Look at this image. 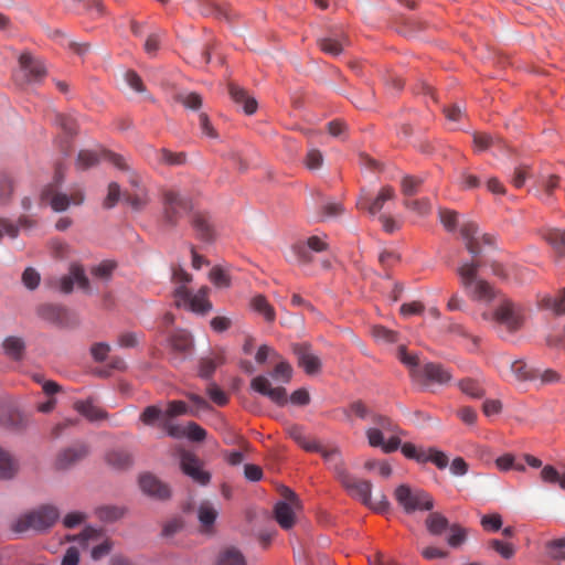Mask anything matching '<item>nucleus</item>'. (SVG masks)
I'll list each match as a JSON object with an SVG mask.
<instances>
[{
    "mask_svg": "<svg viewBox=\"0 0 565 565\" xmlns=\"http://www.w3.org/2000/svg\"><path fill=\"white\" fill-rule=\"evenodd\" d=\"M481 262L472 259L465 262L457 268L460 286L472 300L490 302L495 297L493 287L478 273Z\"/></svg>",
    "mask_w": 565,
    "mask_h": 565,
    "instance_id": "obj_1",
    "label": "nucleus"
},
{
    "mask_svg": "<svg viewBox=\"0 0 565 565\" xmlns=\"http://www.w3.org/2000/svg\"><path fill=\"white\" fill-rule=\"evenodd\" d=\"M490 320L498 332L513 334L523 327L524 310L521 305L505 298L493 310Z\"/></svg>",
    "mask_w": 565,
    "mask_h": 565,
    "instance_id": "obj_2",
    "label": "nucleus"
},
{
    "mask_svg": "<svg viewBox=\"0 0 565 565\" xmlns=\"http://www.w3.org/2000/svg\"><path fill=\"white\" fill-rule=\"evenodd\" d=\"M63 180L61 171L57 169L54 181L43 188L40 199L43 203H49L53 211L63 212L71 204L81 205L84 202V192L81 189L73 190L70 195L58 191V185Z\"/></svg>",
    "mask_w": 565,
    "mask_h": 565,
    "instance_id": "obj_3",
    "label": "nucleus"
},
{
    "mask_svg": "<svg viewBox=\"0 0 565 565\" xmlns=\"http://www.w3.org/2000/svg\"><path fill=\"white\" fill-rule=\"evenodd\" d=\"M341 483L352 498L359 500L362 504L373 511L377 513H385L388 511L390 502L385 494L382 493L377 499L372 500V483L370 481L360 480L349 475L341 481Z\"/></svg>",
    "mask_w": 565,
    "mask_h": 565,
    "instance_id": "obj_4",
    "label": "nucleus"
},
{
    "mask_svg": "<svg viewBox=\"0 0 565 565\" xmlns=\"http://www.w3.org/2000/svg\"><path fill=\"white\" fill-rule=\"evenodd\" d=\"M58 518L60 511L56 507L44 504L19 518L13 525V530L19 533L28 530L45 531L51 527Z\"/></svg>",
    "mask_w": 565,
    "mask_h": 565,
    "instance_id": "obj_5",
    "label": "nucleus"
},
{
    "mask_svg": "<svg viewBox=\"0 0 565 565\" xmlns=\"http://www.w3.org/2000/svg\"><path fill=\"white\" fill-rule=\"evenodd\" d=\"M394 497L407 514L415 511H430L434 508V500L429 493L420 489H413L407 484L398 486Z\"/></svg>",
    "mask_w": 565,
    "mask_h": 565,
    "instance_id": "obj_6",
    "label": "nucleus"
},
{
    "mask_svg": "<svg viewBox=\"0 0 565 565\" xmlns=\"http://www.w3.org/2000/svg\"><path fill=\"white\" fill-rule=\"evenodd\" d=\"M209 291V287L203 286L193 295L186 286H179L173 292L175 306H183L195 313H206L212 309Z\"/></svg>",
    "mask_w": 565,
    "mask_h": 565,
    "instance_id": "obj_7",
    "label": "nucleus"
},
{
    "mask_svg": "<svg viewBox=\"0 0 565 565\" xmlns=\"http://www.w3.org/2000/svg\"><path fill=\"white\" fill-rule=\"evenodd\" d=\"M163 222L175 226L182 216L191 209V202L178 191L169 189L162 192Z\"/></svg>",
    "mask_w": 565,
    "mask_h": 565,
    "instance_id": "obj_8",
    "label": "nucleus"
},
{
    "mask_svg": "<svg viewBox=\"0 0 565 565\" xmlns=\"http://www.w3.org/2000/svg\"><path fill=\"white\" fill-rule=\"evenodd\" d=\"M20 68L15 73V81L20 84H31L42 81L46 75L43 63L30 53H22L19 57Z\"/></svg>",
    "mask_w": 565,
    "mask_h": 565,
    "instance_id": "obj_9",
    "label": "nucleus"
},
{
    "mask_svg": "<svg viewBox=\"0 0 565 565\" xmlns=\"http://www.w3.org/2000/svg\"><path fill=\"white\" fill-rule=\"evenodd\" d=\"M171 362L173 365L182 363L193 349L192 335L185 330H177L169 338Z\"/></svg>",
    "mask_w": 565,
    "mask_h": 565,
    "instance_id": "obj_10",
    "label": "nucleus"
},
{
    "mask_svg": "<svg viewBox=\"0 0 565 565\" xmlns=\"http://www.w3.org/2000/svg\"><path fill=\"white\" fill-rule=\"evenodd\" d=\"M77 284L78 288H81L85 292L90 291V282L87 278L84 267L78 263H72L70 266V271L67 275L62 276L57 280V288L63 294H71L74 288V284Z\"/></svg>",
    "mask_w": 565,
    "mask_h": 565,
    "instance_id": "obj_11",
    "label": "nucleus"
},
{
    "mask_svg": "<svg viewBox=\"0 0 565 565\" xmlns=\"http://www.w3.org/2000/svg\"><path fill=\"white\" fill-rule=\"evenodd\" d=\"M460 234L466 242V248L473 257H477L481 253V242L487 245H491L493 243V237L489 234L479 236L478 225L473 222L462 224Z\"/></svg>",
    "mask_w": 565,
    "mask_h": 565,
    "instance_id": "obj_12",
    "label": "nucleus"
},
{
    "mask_svg": "<svg viewBox=\"0 0 565 565\" xmlns=\"http://www.w3.org/2000/svg\"><path fill=\"white\" fill-rule=\"evenodd\" d=\"M139 487L145 494L156 500H168L171 497L170 487L150 472L140 475Z\"/></svg>",
    "mask_w": 565,
    "mask_h": 565,
    "instance_id": "obj_13",
    "label": "nucleus"
},
{
    "mask_svg": "<svg viewBox=\"0 0 565 565\" xmlns=\"http://www.w3.org/2000/svg\"><path fill=\"white\" fill-rule=\"evenodd\" d=\"M181 469L193 481L202 486L207 484L211 480V475L203 469L202 461L191 452L185 451L181 455Z\"/></svg>",
    "mask_w": 565,
    "mask_h": 565,
    "instance_id": "obj_14",
    "label": "nucleus"
},
{
    "mask_svg": "<svg viewBox=\"0 0 565 565\" xmlns=\"http://www.w3.org/2000/svg\"><path fill=\"white\" fill-rule=\"evenodd\" d=\"M292 352L297 356L298 365L305 370L307 374H317L321 370V361L316 355L310 344L296 343L292 344Z\"/></svg>",
    "mask_w": 565,
    "mask_h": 565,
    "instance_id": "obj_15",
    "label": "nucleus"
},
{
    "mask_svg": "<svg viewBox=\"0 0 565 565\" xmlns=\"http://www.w3.org/2000/svg\"><path fill=\"white\" fill-rule=\"evenodd\" d=\"M250 386L259 394L267 396L275 404L282 406L287 403V392L284 387H273L269 380L263 375L252 380Z\"/></svg>",
    "mask_w": 565,
    "mask_h": 565,
    "instance_id": "obj_16",
    "label": "nucleus"
},
{
    "mask_svg": "<svg viewBox=\"0 0 565 565\" xmlns=\"http://www.w3.org/2000/svg\"><path fill=\"white\" fill-rule=\"evenodd\" d=\"M129 182L134 190L124 193V200L135 211H141L149 202L146 189L140 184V179L136 174H131Z\"/></svg>",
    "mask_w": 565,
    "mask_h": 565,
    "instance_id": "obj_17",
    "label": "nucleus"
},
{
    "mask_svg": "<svg viewBox=\"0 0 565 565\" xmlns=\"http://www.w3.org/2000/svg\"><path fill=\"white\" fill-rule=\"evenodd\" d=\"M105 463L114 470L125 471L132 467L134 457L124 448H111L104 455Z\"/></svg>",
    "mask_w": 565,
    "mask_h": 565,
    "instance_id": "obj_18",
    "label": "nucleus"
},
{
    "mask_svg": "<svg viewBox=\"0 0 565 565\" xmlns=\"http://www.w3.org/2000/svg\"><path fill=\"white\" fill-rule=\"evenodd\" d=\"M191 224L199 239L207 243L214 241L215 230L209 214L203 212L194 213Z\"/></svg>",
    "mask_w": 565,
    "mask_h": 565,
    "instance_id": "obj_19",
    "label": "nucleus"
},
{
    "mask_svg": "<svg viewBox=\"0 0 565 565\" xmlns=\"http://www.w3.org/2000/svg\"><path fill=\"white\" fill-rule=\"evenodd\" d=\"M89 454V447L84 443L75 444L60 452L57 457V466L66 469L78 461L83 460Z\"/></svg>",
    "mask_w": 565,
    "mask_h": 565,
    "instance_id": "obj_20",
    "label": "nucleus"
},
{
    "mask_svg": "<svg viewBox=\"0 0 565 565\" xmlns=\"http://www.w3.org/2000/svg\"><path fill=\"white\" fill-rule=\"evenodd\" d=\"M394 189L391 186H384L373 201L365 198H361L356 204L359 209H366L370 214L375 215L383 209L384 203L388 200L394 199Z\"/></svg>",
    "mask_w": 565,
    "mask_h": 565,
    "instance_id": "obj_21",
    "label": "nucleus"
},
{
    "mask_svg": "<svg viewBox=\"0 0 565 565\" xmlns=\"http://www.w3.org/2000/svg\"><path fill=\"white\" fill-rule=\"evenodd\" d=\"M366 437L370 446L381 447L386 454L397 450L401 446V439L397 436H392L387 441H384L383 433L379 428H369Z\"/></svg>",
    "mask_w": 565,
    "mask_h": 565,
    "instance_id": "obj_22",
    "label": "nucleus"
},
{
    "mask_svg": "<svg viewBox=\"0 0 565 565\" xmlns=\"http://www.w3.org/2000/svg\"><path fill=\"white\" fill-rule=\"evenodd\" d=\"M315 452H319L323 457L329 468L332 469L337 475V478L340 480V482L347 476H349L348 471L343 466L341 454L338 449H327L320 446V450H315Z\"/></svg>",
    "mask_w": 565,
    "mask_h": 565,
    "instance_id": "obj_23",
    "label": "nucleus"
},
{
    "mask_svg": "<svg viewBox=\"0 0 565 565\" xmlns=\"http://www.w3.org/2000/svg\"><path fill=\"white\" fill-rule=\"evenodd\" d=\"M297 508H299V505H295L286 501H279L276 503L274 509L275 519L282 529L288 530L294 526L295 509Z\"/></svg>",
    "mask_w": 565,
    "mask_h": 565,
    "instance_id": "obj_24",
    "label": "nucleus"
},
{
    "mask_svg": "<svg viewBox=\"0 0 565 565\" xmlns=\"http://www.w3.org/2000/svg\"><path fill=\"white\" fill-rule=\"evenodd\" d=\"M228 93L231 95V98L237 105L243 106L245 114L252 115L256 111L257 102L253 97H250L244 88L231 83L228 85Z\"/></svg>",
    "mask_w": 565,
    "mask_h": 565,
    "instance_id": "obj_25",
    "label": "nucleus"
},
{
    "mask_svg": "<svg viewBox=\"0 0 565 565\" xmlns=\"http://www.w3.org/2000/svg\"><path fill=\"white\" fill-rule=\"evenodd\" d=\"M2 349L9 359L21 361L25 353V342L21 337L10 335L3 340Z\"/></svg>",
    "mask_w": 565,
    "mask_h": 565,
    "instance_id": "obj_26",
    "label": "nucleus"
},
{
    "mask_svg": "<svg viewBox=\"0 0 565 565\" xmlns=\"http://www.w3.org/2000/svg\"><path fill=\"white\" fill-rule=\"evenodd\" d=\"M19 471V462L9 451L0 448V480L13 479Z\"/></svg>",
    "mask_w": 565,
    "mask_h": 565,
    "instance_id": "obj_27",
    "label": "nucleus"
},
{
    "mask_svg": "<svg viewBox=\"0 0 565 565\" xmlns=\"http://www.w3.org/2000/svg\"><path fill=\"white\" fill-rule=\"evenodd\" d=\"M74 408L90 422L105 419L107 413L94 405L90 401H77L74 404Z\"/></svg>",
    "mask_w": 565,
    "mask_h": 565,
    "instance_id": "obj_28",
    "label": "nucleus"
},
{
    "mask_svg": "<svg viewBox=\"0 0 565 565\" xmlns=\"http://www.w3.org/2000/svg\"><path fill=\"white\" fill-rule=\"evenodd\" d=\"M288 435L292 438L301 448L307 451L320 450V445L316 440L309 439L302 426L292 425L288 428Z\"/></svg>",
    "mask_w": 565,
    "mask_h": 565,
    "instance_id": "obj_29",
    "label": "nucleus"
},
{
    "mask_svg": "<svg viewBox=\"0 0 565 565\" xmlns=\"http://www.w3.org/2000/svg\"><path fill=\"white\" fill-rule=\"evenodd\" d=\"M424 376L431 382L445 384L451 380V374L440 364L427 363L423 369Z\"/></svg>",
    "mask_w": 565,
    "mask_h": 565,
    "instance_id": "obj_30",
    "label": "nucleus"
},
{
    "mask_svg": "<svg viewBox=\"0 0 565 565\" xmlns=\"http://www.w3.org/2000/svg\"><path fill=\"white\" fill-rule=\"evenodd\" d=\"M321 51L332 56H337L342 53L344 45L348 44V40L344 35L339 36H327L320 39L318 42Z\"/></svg>",
    "mask_w": 565,
    "mask_h": 565,
    "instance_id": "obj_31",
    "label": "nucleus"
},
{
    "mask_svg": "<svg viewBox=\"0 0 565 565\" xmlns=\"http://www.w3.org/2000/svg\"><path fill=\"white\" fill-rule=\"evenodd\" d=\"M125 508L118 505H100L94 510V514L103 522H115L125 515Z\"/></svg>",
    "mask_w": 565,
    "mask_h": 565,
    "instance_id": "obj_32",
    "label": "nucleus"
},
{
    "mask_svg": "<svg viewBox=\"0 0 565 565\" xmlns=\"http://www.w3.org/2000/svg\"><path fill=\"white\" fill-rule=\"evenodd\" d=\"M217 510L210 502H202L198 510V519L204 529L209 531L217 518Z\"/></svg>",
    "mask_w": 565,
    "mask_h": 565,
    "instance_id": "obj_33",
    "label": "nucleus"
},
{
    "mask_svg": "<svg viewBox=\"0 0 565 565\" xmlns=\"http://www.w3.org/2000/svg\"><path fill=\"white\" fill-rule=\"evenodd\" d=\"M425 524L428 532L433 535H440L449 526L447 518L439 512L430 513Z\"/></svg>",
    "mask_w": 565,
    "mask_h": 565,
    "instance_id": "obj_34",
    "label": "nucleus"
},
{
    "mask_svg": "<svg viewBox=\"0 0 565 565\" xmlns=\"http://www.w3.org/2000/svg\"><path fill=\"white\" fill-rule=\"evenodd\" d=\"M510 370L511 373L514 375L515 380L518 381L537 380L535 369L529 367L526 363L521 360L512 362L510 364Z\"/></svg>",
    "mask_w": 565,
    "mask_h": 565,
    "instance_id": "obj_35",
    "label": "nucleus"
},
{
    "mask_svg": "<svg viewBox=\"0 0 565 565\" xmlns=\"http://www.w3.org/2000/svg\"><path fill=\"white\" fill-rule=\"evenodd\" d=\"M225 362L223 354H218L215 359L211 358H202L200 360L199 365V376L209 380L212 377L213 373L217 365H221Z\"/></svg>",
    "mask_w": 565,
    "mask_h": 565,
    "instance_id": "obj_36",
    "label": "nucleus"
},
{
    "mask_svg": "<svg viewBox=\"0 0 565 565\" xmlns=\"http://www.w3.org/2000/svg\"><path fill=\"white\" fill-rule=\"evenodd\" d=\"M545 239L556 253L561 256L565 255V230L553 228L545 234Z\"/></svg>",
    "mask_w": 565,
    "mask_h": 565,
    "instance_id": "obj_37",
    "label": "nucleus"
},
{
    "mask_svg": "<svg viewBox=\"0 0 565 565\" xmlns=\"http://www.w3.org/2000/svg\"><path fill=\"white\" fill-rule=\"evenodd\" d=\"M545 550L550 558L556 562L565 561V537L546 542Z\"/></svg>",
    "mask_w": 565,
    "mask_h": 565,
    "instance_id": "obj_38",
    "label": "nucleus"
},
{
    "mask_svg": "<svg viewBox=\"0 0 565 565\" xmlns=\"http://www.w3.org/2000/svg\"><path fill=\"white\" fill-rule=\"evenodd\" d=\"M217 565H246V561L238 550L230 547L220 554Z\"/></svg>",
    "mask_w": 565,
    "mask_h": 565,
    "instance_id": "obj_39",
    "label": "nucleus"
},
{
    "mask_svg": "<svg viewBox=\"0 0 565 565\" xmlns=\"http://www.w3.org/2000/svg\"><path fill=\"white\" fill-rule=\"evenodd\" d=\"M313 259L312 253L309 247L306 246L305 242H299L291 247V260L297 264L305 265L311 263Z\"/></svg>",
    "mask_w": 565,
    "mask_h": 565,
    "instance_id": "obj_40",
    "label": "nucleus"
},
{
    "mask_svg": "<svg viewBox=\"0 0 565 565\" xmlns=\"http://www.w3.org/2000/svg\"><path fill=\"white\" fill-rule=\"evenodd\" d=\"M156 159L159 162L167 163L169 166H180L185 162V153L178 152L173 153L167 149H160L154 151Z\"/></svg>",
    "mask_w": 565,
    "mask_h": 565,
    "instance_id": "obj_41",
    "label": "nucleus"
},
{
    "mask_svg": "<svg viewBox=\"0 0 565 565\" xmlns=\"http://www.w3.org/2000/svg\"><path fill=\"white\" fill-rule=\"evenodd\" d=\"M542 306L553 310L556 315L565 313V287L558 297L546 296L542 299Z\"/></svg>",
    "mask_w": 565,
    "mask_h": 565,
    "instance_id": "obj_42",
    "label": "nucleus"
},
{
    "mask_svg": "<svg viewBox=\"0 0 565 565\" xmlns=\"http://www.w3.org/2000/svg\"><path fill=\"white\" fill-rule=\"evenodd\" d=\"M252 306L254 310L259 312L265 317L267 321H274L275 320V310L274 308L268 303L267 299L262 296H255L252 300Z\"/></svg>",
    "mask_w": 565,
    "mask_h": 565,
    "instance_id": "obj_43",
    "label": "nucleus"
},
{
    "mask_svg": "<svg viewBox=\"0 0 565 565\" xmlns=\"http://www.w3.org/2000/svg\"><path fill=\"white\" fill-rule=\"evenodd\" d=\"M140 420L147 425L151 426L156 422L159 420H166L163 411L158 407L157 405H150L143 409V412L140 414Z\"/></svg>",
    "mask_w": 565,
    "mask_h": 565,
    "instance_id": "obj_44",
    "label": "nucleus"
},
{
    "mask_svg": "<svg viewBox=\"0 0 565 565\" xmlns=\"http://www.w3.org/2000/svg\"><path fill=\"white\" fill-rule=\"evenodd\" d=\"M458 386L462 393L473 398H480L484 393L481 385L476 380L472 379L461 380L458 383Z\"/></svg>",
    "mask_w": 565,
    "mask_h": 565,
    "instance_id": "obj_45",
    "label": "nucleus"
},
{
    "mask_svg": "<svg viewBox=\"0 0 565 565\" xmlns=\"http://www.w3.org/2000/svg\"><path fill=\"white\" fill-rule=\"evenodd\" d=\"M210 280L217 288H228L231 286V277L226 270L220 266H215L210 271Z\"/></svg>",
    "mask_w": 565,
    "mask_h": 565,
    "instance_id": "obj_46",
    "label": "nucleus"
},
{
    "mask_svg": "<svg viewBox=\"0 0 565 565\" xmlns=\"http://www.w3.org/2000/svg\"><path fill=\"white\" fill-rule=\"evenodd\" d=\"M116 268V263L111 260H104L100 264L90 268V274L99 279H110L113 271Z\"/></svg>",
    "mask_w": 565,
    "mask_h": 565,
    "instance_id": "obj_47",
    "label": "nucleus"
},
{
    "mask_svg": "<svg viewBox=\"0 0 565 565\" xmlns=\"http://www.w3.org/2000/svg\"><path fill=\"white\" fill-rule=\"evenodd\" d=\"M497 143H500V139L493 138L486 132H476L473 135V145L477 151L488 150Z\"/></svg>",
    "mask_w": 565,
    "mask_h": 565,
    "instance_id": "obj_48",
    "label": "nucleus"
},
{
    "mask_svg": "<svg viewBox=\"0 0 565 565\" xmlns=\"http://www.w3.org/2000/svg\"><path fill=\"white\" fill-rule=\"evenodd\" d=\"M13 193V182L6 173H0V204L6 205L10 202Z\"/></svg>",
    "mask_w": 565,
    "mask_h": 565,
    "instance_id": "obj_49",
    "label": "nucleus"
},
{
    "mask_svg": "<svg viewBox=\"0 0 565 565\" xmlns=\"http://www.w3.org/2000/svg\"><path fill=\"white\" fill-rule=\"evenodd\" d=\"M401 450L406 458L415 459L418 462H427L428 457L426 450L417 448L411 443L402 445Z\"/></svg>",
    "mask_w": 565,
    "mask_h": 565,
    "instance_id": "obj_50",
    "label": "nucleus"
},
{
    "mask_svg": "<svg viewBox=\"0 0 565 565\" xmlns=\"http://www.w3.org/2000/svg\"><path fill=\"white\" fill-rule=\"evenodd\" d=\"M56 124L70 137L77 134L78 125L72 116L58 114L56 115Z\"/></svg>",
    "mask_w": 565,
    "mask_h": 565,
    "instance_id": "obj_51",
    "label": "nucleus"
},
{
    "mask_svg": "<svg viewBox=\"0 0 565 565\" xmlns=\"http://www.w3.org/2000/svg\"><path fill=\"white\" fill-rule=\"evenodd\" d=\"M422 183H423L422 178L411 177V175L404 177L402 180L403 194L406 196L415 195L418 192Z\"/></svg>",
    "mask_w": 565,
    "mask_h": 565,
    "instance_id": "obj_52",
    "label": "nucleus"
},
{
    "mask_svg": "<svg viewBox=\"0 0 565 565\" xmlns=\"http://www.w3.org/2000/svg\"><path fill=\"white\" fill-rule=\"evenodd\" d=\"M489 546L499 553L503 558L510 559L515 554V548L512 544L493 539L489 542Z\"/></svg>",
    "mask_w": 565,
    "mask_h": 565,
    "instance_id": "obj_53",
    "label": "nucleus"
},
{
    "mask_svg": "<svg viewBox=\"0 0 565 565\" xmlns=\"http://www.w3.org/2000/svg\"><path fill=\"white\" fill-rule=\"evenodd\" d=\"M98 156L96 152L90 150H82L77 156L76 164L79 169H88L98 163Z\"/></svg>",
    "mask_w": 565,
    "mask_h": 565,
    "instance_id": "obj_54",
    "label": "nucleus"
},
{
    "mask_svg": "<svg viewBox=\"0 0 565 565\" xmlns=\"http://www.w3.org/2000/svg\"><path fill=\"white\" fill-rule=\"evenodd\" d=\"M120 196H121V190H120L119 184L116 182L109 183L108 193L103 202V206L105 209L114 207L118 203Z\"/></svg>",
    "mask_w": 565,
    "mask_h": 565,
    "instance_id": "obj_55",
    "label": "nucleus"
},
{
    "mask_svg": "<svg viewBox=\"0 0 565 565\" xmlns=\"http://www.w3.org/2000/svg\"><path fill=\"white\" fill-rule=\"evenodd\" d=\"M372 335L377 340L386 343H393L397 341V333L386 329L383 326H375L372 329Z\"/></svg>",
    "mask_w": 565,
    "mask_h": 565,
    "instance_id": "obj_56",
    "label": "nucleus"
},
{
    "mask_svg": "<svg viewBox=\"0 0 565 565\" xmlns=\"http://www.w3.org/2000/svg\"><path fill=\"white\" fill-rule=\"evenodd\" d=\"M178 100L186 108L196 110L202 106V97L198 93L178 95Z\"/></svg>",
    "mask_w": 565,
    "mask_h": 565,
    "instance_id": "obj_57",
    "label": "nucleus"
},
{
    "mask_svg": "<svg viewBox=\"0 0 565 565\" xmlns=\"http://www.w3.org/2000/svg\"><path fill=\"white\" fill-rule=\"evenodd\" d=\"M372 419H373V423L375 424L374 428H379L382 433L383 431H387V433H397L398 431L397 426L393 423V420L391 418H388L386 416L374 414L372 416Z\"/></svg>",
    "mask_w": 565,
    "mask_h": 565,
    "instance_id": "obj_58",
    "label": "nucleus"
},
{
    "mask_svg": "<svg viewBox=\"0 0 565 565\" xmlns=\"http://www.w3.org/2000/svg\"><path fill=\"white\" fill-rule=\"evenodd\" d=\"M40 280V274L34 268L28 267L24 269L22 274V282L28 289L34 290L38 288Z\"/></svg>",
    "mask_w": 565,
    "mask_h": 565,
    "instance_id": "obj_59",
    "label": "nucleus"
},
{
    "mask_svg": "<svg viewBox=\"0 0 565 565\" xmlns=\"http://www.w3.org/2000/svg\"><path fill=\"white\" fill-rule=\"evenodd\" d=\"M189 412L188 405L182 401H171L168 404L166 412H163L164 418H172L175 416L184 415Z\"/></svg>",
    "mask_w": 565,
    "mask_h": 565,
    "instance_id": "obj_60",
    "label": "nucleus"
},
{
    "mask_svg": "<svg viewBox=\"0 0 565 565\" xmlns=\"http://www.w3.org/2000/svg\"><path fill=\"white\" fill-rule=\"evenodd\" d=\"M323 156L318 149H310L305 158V164L309 170H318L322 167Z\"/></svg>",
    "mask_w": 565,
    "mask_h": 565,
    "instance_id": "obj_61",
    "label": "nucleus"
},
{
    "mask_svg": "<svg viewBox=\"0 0 565 565\" xmlns=\"http://www.w3.org/2000/svg\"><path fill=\"white\" fill-rule=\"evenodd\" d=\"M206 393L210 398L218 406H224L228 402V397L215 383L209 384Z\"/></svg>",
    "mask_w": 565,
    "mask_h": 565,
    "instance_id": "obj_62",
    "label": "nucleus"
},
{
    "mask_svg": "<svg viewBox=\"0 0 565 565\" xmlns=\"http://www.w3.org/2000/svg\"><path fill=\"white\" fill-rule=\"evenodd\" d=\"M481 525L486 531L497 532L502 526V519L500 514H487L481 518Z\"/></svg>",
    "mask_w": 565,
    "mask_h": 565,
    "instance_id": "obj_63",
    "label": "nucleus"
},
{
    "mask_svg": "<svg viewBox=\"0 0 565 565\" xmlns=\"http://www.w3.org/2000/svg\"><path fill=\"white\" fill-rule=\"evenodd\" d=\"M110 352V345L106 342L94 343L90 353L96 362H104Z\"/></svg>",
    "mask_w": 565,
    "mask_h": 565,
    "instance_id": "obj_64",
    "label": "nucleus"
}]
</instances>
